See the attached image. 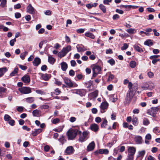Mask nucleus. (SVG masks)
Listing matches in <instances>:
<instances>
[{
	"mask_svg": "<svg viewBox=\"0 0 160 160\" xmlns=\"http://www.w3.org/2000/svg\"><path fill=\"white\" fill-rule=\"evenodd\" d=\"M78 130L76 129H70L67 132V135L68 140H73L76 136Z\"/></svg>",
	"mask_w": 160,
	"mask_h": 160,
	"instance_id": "nucleus-1",
	"label": "nucleus"
},
{
	"mask_svg": "<svg viewBox=\"0 0 160 160\" xmlns=\"http://www.w3.org/2000/svg\"><path fill=\"white\" fill-rule=\"evenodd\" d=\"M71 50V47L68 45L66 47L63 48L61 51L58 53V56L60 58L66 56L67 53Z\"/></svg>",
	"mask_w": 160,
	"mask_h": 160,
	"instance_id": "nucleus-2",
	"label": "nucleus"
},
{
	"mask_svg": "<svg viewBox=\"0 0 160 160\" xmlns=\"http://www.w3.org/2000/svg\"><path fill=\"white\" fill-rule=\"evenodd\" d=\"M134 95V94L132 90L128 91L125 97L124 104L126 105H129L131 102Z\"/></svg>",
	"mask_w": 160,
	"mask_h": 160,
	"instance_id": "nucleus-3",
	"label": "nucleus"
},
{
	"mask_svg": "<svg viewBox=\"0 0 160 160\" xmlns=\"http://www.w3.org/2000/svg\"><path fill=\"white\" fill-rule=\"evenodd\" d=\"M159 109V108L158 107H152L148 110L147 113L153 117H155L156 116V114Z\"/></svg>",
	"mask_w": 160,
	"mask_h": 160,
	"instance_id": "nucleus-4",
	"label": "nucleus"
},
{
	"mask_svg": "<svg viewBox=\"0 0 160 160\" xmlns=\"http://www.w3.org/2000/svg\"><path fill=\"white\" fill-rule=\"evenodd\" d=\"M18 90L22 94H27L31 92V88L29 87H24L18 88Z\"/></svg>",
	"mask_w": 160,
	"mask_h": 160,
	"instance_id": "nucleus-5",
	"label": "nucleus"
},
{
	"mask_svg": "<svg viewBox=\"0 0 160 160\" xmlns=\"http://www.w3.org/2000/svg\"><path fill=\"white\" fill-rule=\"evenodd\" d=\"M136 149L135 148L133 147H128V156L134 158Z\"/></svg>",
	"mask_w": 160,
	"mask_h": 160,
	"instance_id": "nucleus-6",
	"label": "nucleus"
},
{
	"mask_svg": "<svg viewBox=\"0 0 160 160\" xmlns=\"http://www.w3.org/2000/svg\"><path fill=\"white\" fill-rule=\"evenodd\" d=\"M108 106V103L106 102H102L100 106L101 113H104L105 112V110L107 109Z\"/></svg>",
	"mask_w": 160,
	"mask_h": 160,
	"instance_id": "nucleus-7",
	"label": "nucleus"
},
{
	"mask_svg": "<svg viewBox=\"0 0 160 160\" xmlns=\"http://www.w3.org/2000/svg\"><path fill=\"white\" fill-rule=\"evenodd\" d=\"M101 70L100 67L98 66H95L92 68L93 74L92 77H95L100 73Z\"/></svg>",
	"mask_w": 160,
	"mask_h": 160,
	"instance_id": "nucleus-8",
	"label": "nucleus"
},
{
	"mask_svg": "<svg viewBox=\"0 0 160 160\" xmlns=\"http://www.w3.org/2000/svg\"><path fill=\"white\" fill-rule=\"evenodd\" d=\"M88 133L87 131L83 132L82 135H81L79 139V141L81 142L85 141L88 138Z\"/></svg>",
	"mask_w": 160,
	"mask_h": 160,
	"instance_id": "nucleus-9",
	"label": "nucleus"
},
{
	"mask_svg": "<svg viewBox=\"0 0 160 160\" xmlns=\"http://www.w3.org/2000/svg\"><path fill=\"white\" fill-rule=\"evenodd\" d=\"M73 92L75 94L79 95L81 97L84 96L86 93V90L83 89L76 90Z\"/></svg>",
	"mask_w": 160,
	"mask_h": 160,
	"instance_id": "nucleus-10",
	"label": "nucleus"
},
{
	"mask_svg": "<svg viewBox=\"0 0 160 160\" xmlns=\"http://www.w3.org/2000/svg\"><path fill=\"white\" fill-rule=\"evenodd\" d=\"M74 151L73 148L72 146L67 147L65 151L66 154L70 155L73 153Z\"/></svg>",
	"mask_w": 160,
	"mask_h": 160,
	"instance_id": "nucleus-11",
	"label": "nucleus"
},
{
	"mask_svg": "<svg viewBox=\"0 0 160 160\" xmlns=\"http://www.w3.org/2000/svg\"><path fill=\"white\" fill-rule=\"evenodd\" d=\"M27 12L30 14H34L35 13V10L32 7L31 4H29L27 8Z\"/></svg>",
	"mask_w": 160,
	"mask_h": 160,
	"instance_id": "nucleus-12",
	"label": "nucleus"
},
{
	"mask_svg": "<svg viewBox=\"0 0 160 160\" xmlns=\"http://www.w3.org/2000/svg\"><path fill=\"white\" fill-rule=\"evenodd\" d=\"M64 82L68 87H72L73 86V84L72 82L68 78H64Z\"/></svg>",
	"mask_w": 160,
	"mask_h": 160,
	"instance_id": "nucleus-13",
	"label": "nucleus"
},
{
	"mask_svg": "<svg viewBox=\"0 0 160 160\" xmlns=\"http://www.w3.org/2000/svg\"><path fill=\"white\" fill-rule=\"evenodd\" d=\"M95 146V143L94 141L92 142L88 146L87 148V150L88 151H92L94 148Z\"/></svg>",
	"mask_w": 160,
	"mask_h": 160,
	"instance_id": "nucleus-14",
	"label": "nucleus"
},
{
	"mask_svg": "<svg viewBox=\"0 0 160 160\" xmlns=\"http://www.w3.org/2000/svg\"><path fill=\"white\" fill-rule=\"evenodd\" d=\"M90 128L92 131L94 132H97L99 130V127L97 124L93 123L90 125Z\"/></svg>",
	"mask_w": 160,
	"mask_h": 160,
	"instance_id": "nucleus-15",
	"label": "nucleus"
},
{
	"mask_svg": "<svg viewBox=\"0 0 160 160\" xmlns=\"http://www.w3.org/2000/svg\"><path fill=\"white\" fill-rule=\"evenodd\" d=\"M40 59L38 57L35 58L32 62L34 66H38L41 63Z\"/></svg>",
	"mask_w": 160,
	"mask_h": 160,
	"instance_id": "nucleus-16",
	"label": "nucleus"
},
{
	"mask_svg": "<svg viewBox=\"0 0 160 160\" xmlns=\"http://www.w3.org/2000/svg\"><path fill=\"white\" fill-rule=\"evenodd\" d=\"M22 80L24 83H28L30 81V78L29 76L27 75H25L21 79Z\"/></svg>",
	"mask_w": 160,
	"mask_h": 160,
	"instance_id": "nucleus-17",
	"label": "nucleus"
},
{
	"mask_svg": "<svg viewBox=\"0 0 160 160\" xmlns=\"http://www.w3.org/2000/svg\"><path fill=\"white\" fill-rule=\"evenodd\" d=\"M42 131V129L41 128L35 129L34 131H32V134L34 136H36Z\"/></svg>",
	"mask_w": 160,
	"mask_h": 160,
	"instance_id": "nucleus-18",
	"label": "nucleus"
},
{
	"mask_svg": "<svg viewBox=\"0 0 160 160\" xmlns=\"http://www.w3.org/2000/svg\"><path fill=\"white\" fill-rule=\"evenodd\" d=\"M98 91L96 90L94 92L91 93L89 95V96L91 97L90 99L96 98L98 96Z\"/></svg>",
	"mask_w": 160,
	"mask_h": 160,
	"instance_id": "nucleus-19",
	"label": "nucleus"
},
{
	"mask_svg": "<svg viewBox=\"0 0 160 160\" xmlns=\"http://www.w3.org/2000/svg\"><path fill=\"white\" fill-rule=\"evenodd\" d=\"M32 114L34 117H38L41 116V112L38 109H36L32 111Z\"/></svg>",
	"mask_w": 160,
	"mask_h": 160,
	"instance_id": "nucleus-20",
	"label": "nucleus"
},
{
	"mask_svg": "<svg viewBox=\"0 0 160 160\" xmlns=\"http://www.w3.org/2000/svg\"><path fill=\"white\" fill-rule=\"evenodd\" d=\"M135 140L137 143L141 144L142 141V138L140 136H136L135 137Z\"/></svg>",
	"mask_w": 160,
	"mask_h": 160,
	"instance_id": "nucleus-21",
	"label": "nucleus"
},
{
	"mask_svg": "<svg viewBox=\"0 0 160 160\" xmlns=\"http://www.w3.org/2000/svg\"><path fill=\"white\" fill-rule=\"evenodd\" d=\"M61 68L62 71H66L68 68V65L66 62H62L61 64Z\"/></svg>",
	"mask_w": 160,
	"mask_h": 160,
	"instance_id": "nucleus-22",
	"label": "nucleus"
},
{
	"mask_svg": "<svg viewBox=\"0 0 160 160\" xmlns=\"http://www.w3.org/2000/svg\"><path fill=\"white\" fill-rule=\"evenodd\" d=\"M48 61L50 64H53L55 61V59L51 55H49L48 56Z\"/></svg>",
	"mask_w": 160,
	"mask_h": 160,
	"instance_id": "nucleus-23",
	"label": "nucleus"
},
{
	"mask_svg": "<svg viewBox=\"0 0 160 160\" xmlns=\"http://www.w3.org/2000/svg\"><path fill=\"white\" fill-rule=\"evenodd\" d=\"M76 48H77L78 51L79 52H84L86 50V49L83 46H81L78 45L76 47Z\"/></svg>",
	"mask_w": 160,
	"mask_h": 160,
	"instance_id": "nucleus-24",
	"label": "nucleus"
},
{
	"mask_svg": "<svg viewBox=\"0 0 160 160\" xmlns=\"http://www.w3.org/2000/svg\"><path fill=\"white\" fill-rule=\"evenodd\" d=\"M7 91V89L2 87H0V98L3 97V92H5Z\"/></svg>",
	"mask_w": 160,
	"mask_h": 160,
	"instance_id": "nucleus-25",
	"label": "nucleus"
},
{
	"mask_svg": "<svg viewBox=\"0 0 160 160\" xmlns=\"http://www.w3.org/2000/svg\"><path fill=\"white\" fill-rule=\"evenodd\" d=\"M42 77L45 81H48L50 78V75L47 74H42Z\"/></svg>",
	"mask_w": 160,
	"mask_h": 160,
	"instance_id": "nucleus-26",
	"label": "nucleus"
},
{
	"mask_svg": "<svg viewBox=\"0 0 160 160\" xmlns=\"http://www.w3.org/2000/svg\"><path fill=\"white\" fill-rule=\"evenodd\" d=\"M7 71V69L6 67L0 68V77L2 76Z\"/></svg>",
	"mask_w": 160,
	"mask_h": 160,
	"instance_id": "nucleus-27",
	"label": "nucleus"
},
{
	"mask_svg": "<svg viewBox=\"0 0 160 160\" xmlns=\"http://www.w3.org/2000/svg\"><path fill=\"white\" fill-rule=\"evenodd\" d=\"M99 153L101 154H108L109 152V151L108 149H99Z\"/></svg>",
	"mask_w": 160,
	"mask_h": 160,
	"instance_id": "nucleus-28",
	"label": "nucleus"
},
{
	"mask_svg": "<svg viewBox=\"0 0 160 160\" xmlns=\"http://www.w3.org/2000/svg\"><path fill=\"white\" fill-rule=\"evenodd\" d=\"M98 4L97 3L95 2L93 4L92 3H89L87 4L86 5V7L88 8H91L92 7H96L97 5H98Z\"/></svg>",
	"mask_w": 160,
	"mask_h": 160,
	"instance_id": "nucleus-29",
	"label": "nucleus"
},
{
	"mask_svg": "<svg viewBox=\"0 0 160 160\" xmlns=\"http://www.w3.org/2000/svg\"><path fill=\"white\" fill-rule=\"evenodd\" d=\"M85 35L86 36L91 38L92 39H94L95 38V36L94 34L90 32H86Z\"/></svg>",
	"mask_w": 160,
	"mask_h": 160,
	"instance_id": "nucleus-30",
	"label": "nucleus"
},
{
	"mask_svg": "<svg viewBox=\"0 0 160 160\" xmlns=\"http://www.w3.org/2000/svg\"><path fill=\"white\" fill-rule=\"evenodd\" d=\"M108 121L107 120L104 118L103 119V121L101 124V127L102 128H105V126L107 125Z\"/></svg>",
	"mask_w": 160,
	"mask_h": 160,
	"instance_id": "nucleus-31",
	"label": "nucleus"
},
{
	"mask_svg": "<svg viewBox=\"0 0 160 160\" xmlns=\"http://www.w3.org/2000/svg\"><path fill=\"white\" fill-rule=\"evenodd\" d=\"M133 47L134 49L138 52H143V50L142 48L137 45H134Z\"/></svg>",
	"mask_w": 160,
	"mask_h": 160,
	"instance_id": "nucleus-32",
	"label": "nucleus"
},
{
	"mask_svg": "<svg viewBox=\"0 0 160 160\" xmlns=\"http://www.w3.org/2000/svg\"><path fill=\"white\" fill-rule=\"evenodd\" d=\"M126 31L129 34H134L136 32V30L135 29L132 28L127 29Z\"/></svg>",
	"mask_w": 160,
	"mask_h": 160,
	"instance_id": "nucleus-33",
	"label": "nucleus"
},
{
	"mask_svg": "<svg viewBox=\"0 0 160 160\" xmlns=\"http://www.w3.org/2000/svg\"><path fill=\"white\" fill-rule=\"evenodd\" d=\"M18 68H15L13 71L10 74V75L11 76H13L17 73L18 71Z\"/></svg>",
	"mask_w": 160,
	"mask_h": 160,
	"instance_id": "nucleus-34",
	"label": "nucleus"
},
{
	"mask_svg": "<svg viewBox=\"0 0 160 160\" xmlns=\"http://www.w3.org/2000/svg\"><path fill=\"white\" fill-rule=\"evenodd\" d=\"M27 102L29 103H31L34 101V98L33 97H29L25 99Z\"/></svg>",
	"mask_w": 160,
	"mask_h": 160,
	"instance_id": "nucleus-35",
	"label": "nucleus"
},
{
	"mask_svg": "<svg viewBox=\"0 0 160 160\" xmlns=\"http://www.w3.org/2000/svg\"><path fill=\"white\" fill-rule=\"evenodd\" d=\"M99 8L103 13H105L106 12V8L102 4H100L99 5Z\"/></svg>",
	"mask_w": 160,
	"mask_h": 160,
	"instance_id": "nucleus-36",
	"label": "nucleus"
},
{
	"mask_svg": "<svg viewBox=\"0 0 160 160\" xmlns=\"http://www.w3.org/2000/svg\"><path fill=\"white\" fill-rule=\"evenodd\" d=\"M28 52L25 51L24 52L21 53L20 55V57L22 59L24 60L26 56L28 55Z\"/></svg>",
	"mask_w": 160,
	"mask_h": 160,
	"instance_id": "nucleus-37",
	"label": "nucleus"
},
{
	"mask_svg": "<svg viewBox=\"0 0 160 160\" xmlns=\"http://www.w3.org/2000/svg\"><path fill=\"white\" fill-rule=\"evenodd\" d=\"M148 119L146 118H144L143 120V124L144 125H148L149 124Z\"/></svg>",
	"mask_w": 160,
	"mask_h": 160,
	"instance_id": "nucleus-38",
	"label": "nucleus"
},
{
	"mask_svg": "<svg viewBox=\"0 0 160 160\" xmlns=\"http://www.w3.org/2000/svg\"><path fill=\"white\" fill-rule=\"evenodd\" d=\"M132 123L135 126H136L138 125V118L137 117H133L132 120Z\"/></svg>",
	"mask_w": 160,
	"mask_h": 160,
	"instance_id": "nucleus-39",
	"label": "nucleus"
},
{
	"mask_svg": "<svg viewBox=\"0 0 160 160\" xmlns=\"http://www.w3.org/2000/svg\"><path fill=\"white\" fill-rule=\"evenodd\" d=\"M144 44L145 45L148 46H152L153 44L152 42L150 40H148L145 41L144 42Z\"/></svg>",
	"mask_w": 160,
	"mask_h": 160,
	"instance_id": "nucleus-40",
	"label": "nucleus"
},
{
	"mask_svg": "<svg viewBox=\"0 0 160 160\" xmlns=\"http://www.w3.org/2000/svg\"><path fill=\"white\" fill-rule=\"evenodd\" d=\"M129 65L131 68H133L136 67V63L135 61H132L130 62Z\"/></svg>",
	"mask_w": 160,
	"mask_h": 160,
	"instance_id": "nucleus-41",
	"label": "nucleus"
},
{
	"mask_svg": "<svg viewBox=\"0 0 160 160\" xmlns=\"http://www.w3.org/2000/svg\"><path fill=\"white\" fill-rule=\"evenodd\" d=\"M58 140L62 145H63L66 141V140L64 138L63 136L60 137V138Z\"/></svg>",
	"mask_w": 160,
	"mask_h": 160,
	"instance_id": "nucleus-42",
	"label": "nucleus"
},
{
	"mask_svg": "<svg viewBox=\"0 0 160 160\" xmlns=\"http://www.w3.org/2000/svg\"><path fill=\"white\" fill-rule=\"evenodd\" d=\"M145 152L144 150L140 151L138 152V157H143L145 155Z\"/></svg>",
	"mask_w": 160,
	"mask_h": 160,
	"instance_id": "nucleus-43",
	"label": "nucleus"
},
{
	"mask_svg": "<svg viewBox=\"0 0 160 160\" xmlns=\"http://www.w3.org/2000/svg\"><path fill=\"white\" fill-rule=\"evenodd\" d=\"M6 0H2L0 4V6L2 8H4L6 7Z\"/></svg>",
	"mask_w": 160,
	"mask_h": 160,
	"instance_id": "nucleus-44",
	"label": "nucleus"
},
{
	"mask_svg": "<svg viewBox=\"0 0 160 160\" xmlns=\"http://www.w3.org/2000/svg\"><path fill=\"white\" fill-rule=\"evenodd\" d=\"M128 44L127 43H124L123 46L121 48V49L122 51L125 50L128 48Z\"/></svg>",
	"mask_w": 160,
	"mask_h": 160,
	"instance_id": "nucleus-45",
	"label": "nucleus"
},
{
	"mask_svg": "<svg viewBox=\"0 0 160 160\" xmlns=\"http://www.w3.org/2000/svg\"><path fill=\"white\" fill-rule=\"evenodd\" d=\"M11 118V117L8 114H5L4 116V119L6 121L8 122Z\"/></svg>",
	"mask_w": 160,
	"mask_h": 160,
	"instance_id": "nucleus-46",
	"label": "nucleus"
},
{
	"mask_svg": "<svg viewBox=\"0 0 160 160\" xmlns=\"http://www.w3.org/2000/svg\"><path fill=\"white\" fill-rule=\"evenodd\" d=\"M63 128V127L62 126H60L58 128L54 129V131L56 132H61Z\"/></svg>",
	"mask_w": 160,
	"mask_h": 160,
	"instance_id": "nucleus-47",
	"label": "nucleus"
},
{
	"mask_svg": "<svg viewBox=\"0 0 160 160\" xmlns=\"http://www.w3.org/2000/svg\"><path fill=\"white\" fill-rule=\"evenodd\" d=\"M153 132L157 134H158L160 132V130L158 129V128L156 127L153 129Z\"/></svg>",
	"mask_w": 160,
	"mask_h": 160,
	"instance_id": "nucleus-48",
	"label": "nucleus"
},
{
	"mask_svg": "<svg viewBox=\"0 0 160 160\" xmlns=\"http://www.w3.org/2000/svg\"><path fill=\"white\" fill-rule=\"evenodd\" d=\"M108 62L112 66L114 65L115 64V61L114 60L112 59L108 60Z\"/></svg>",
	"mask_w": 160,
	"mask_h": 160,
	"instance_id": "nucleus-49",
	"label": "nucleus"
},
{
	"mask_svg": "<svg viewBox=\"0 0 160 160\" xmlns=\"http://www.w3.org/2000/svg\"><path fill=\"white\" fill-rule=\"evenodd\" d=\"M18 66H19V67L22 70H26L28 68L27 66H24L22 65L21 64H18Z\"/></svg>",
	"mask_w": 160,
	"mask_h": 160,
	"instance_id": "nucleus-50",
	"label": "nucleus"
},
{
	"mask_svg": "<svg viewBox=\"0 0 160 160\" xmlns=\"http://www.w3.org/2000/svg\"><path fill=\"white\" fill-rule=\"evenodd\" d=\"M16 40L15 38L11 40L9 42L10 45L12 46H14V43L15 42H16Z\"/></svg>",
	"mask_w": 160,
	"mask_h": 160,
	"instance_id": "nucleus-51",
	"label": "nucleus"
},
{
	"mask_svg": "<svg viewBox=\"0 0 160 160\" xmlns=\"http://www.w3.org/2000/svg\"><path fill=\"white\" fill-rule=\"evenodd\" d=\"M114 78V76L113 75L110 74L108 78V81H111Z\"/></svg>",
	"mask_w": 160,
	"mask_h": 160,
	"instance_id": "nucleus-52",
	"label": "nucleus"
},
{
	"mask_svg": "<svg viewBox=\"0 0 160 160\" xmlns=\"http://www.w3.org/2000/svg\"><path fill=\"white\" fill-rule=\"evenodd\" d=\"M36 92L38 94H40L41 95L45 94V93L44 92L40 90H37L36 91Z\"/></svg>",
	"mask_w": 160,
	"mask_h": 160,
	"instance_id": "nucleus-53",
	"label": "nucleus"
},
{
	"mask_svg": "<svg viewBox=\"0 0 160 160\" xmlns=\"http://www.w3.org/2000/svg\"><path fill=\"white\" fill-rule=\"evenodd\" d=\"M41 109H47L49 108V106L47 105H43L40 107Z\"/></svg>",
	"mask_w": 160,
	"mask_h": 160,
	"instance_id": "nucleus-54",
	"label": "nucleus"
},
{
	"mask_svg": "<svg viewBox=\"0 0 160 160\" xmlns=\"http://www.w3.org/2000/svg\"><path fill=\"white\" fill-rule=\"evenodd\" d=\"M148 76L151 78H152L153 77L154 74L151 72H149L148 73Z\"/></svg>",
	"mask_w": 160,
	"mask_h": 160,
	"instance_id": "nucleus-55",
	"label": "nucleus"
},
{
	"mask_svg": "<svg viewBox=\"0 0 160 160\" xmlns=\"http://www.w3.org/2000/svg\"><path fill=\"white\" fill-rule=\"evenodd\" d=\"M119 16L117 14H116L113 15L112 18L113 20L118 19L119 18Z\"/></svg>",
	"mask_w": 160,
	"mask_h": 160,
	"instance_id": "nucleus-56",
	"label": "nucleus"
},
{
	"mask_svg": "<svg viewBox=\"0 0 160 160\" xmlns=\"http://www.w3.org/2000/svg\"><path fill=\"white\" fill-rule=\"evenodd\" d=\"M15 17L17 18H19L21 17V14L20 12H16L15 13Z\"/></svg>",
	"mask_w": 160,
	"mask_h": 160,
	"instance_id": "nucleus-57",
	"label": "nucleus"
},
{
	"mask_svg": "<svg viewBox=\"0 0 160 160\" xmlns=\"http://www.w3.org/2000/svg\"><path fill=\"white\" fill-rule=\"evenodd\" d=\"M55 83L58 86L61 85L62 84V82L60 81H58V80L56 79L55 78Z\"/></svg>",
	"mask_w": 160,
	"mask_h": 160,
	"instance_id": "nucleus-58",
	"label": "nucleus"
},
{
	"mask_svg": "<svg viewBox=\"0 0 160 160\" xmlns=\"http://www.w3.org/2000/svg\"><path fill=\"white\" fill-rule=\"evenodd\" d=\"M21 4L19 3L15 5L14 6V8L15 9H19L21 8Z\"/></svg>",
	"mask_w": 160,
	"mask_h": 160,
	"instance_id": "nucleus-59",
	"label": "nucleus"
},
{
	"mask_svg": "<svg viewBox=\"0 0 160 160\" xmlns=\"http://www.w3.org/2000/svg\"><path fill=\"white\" fill-rule=\"evenodd\" d=\"M85 31V30L84 29L82 28H80L79 29H78L77 30V32L78 33H83Z\"/></svg>",
	"mask_w": 160,
	"mask_h": 160,
	"instance_id": "nucleus-60",
	"label": "nucleus"
},
{
	"mask_svg": "<svg viewBox=\"0 0 160 160\" xmlns=\"http://www.w3.org/2000/svg\"><path fill=\"white\" fill-rule=\"evenodd\" d=\"M160 56V55H155L152 56L150 57V59H153L157 58H158Z\"/></svg>",
	"mask_w": 160,
	"mask_h": 160,
	"instance_id": "nucleus-61",
	"label": "nucleus"
},
{
	"mask_svg": "<svg viewBox=\"0 0 160 160\" xmlns=\"http://www.w3.org/2000/svg\"><path fill=\"white\" fill-rule=\"evenodd\" d=\"M8 123L10 125L12 126H13L15 123V121L13 120H10L8 121Z\"/></svg>",
	"mask_w": 160,
	"mask_h": 160,
	"instance_id": "nucleus-62",
	"label": "nucleus"
},
{
	"mask_svg": "<svg viewBox=\"0 0 160 160\" xmlns=\"http://www.w3.org/2000/svg\"><path fill=\"white\" fill-rule=\"evenodd\" d=\"M75 74L74 71L72 69L71 70L69 71V75L70 76H73Z\"/></svg>",
	"mask_w": 160,
	"mask_h": 160,
	"instance_id": "nucleus-63",
	"label": "nucleus"
},
{
	"mask_svg": "<svg viewBox=\"0 0 160 160\" xmlns=\"http://www.w3.org/2000/svg\"><path fill=\"white\" fill-rule=\"evenodd\" d=\"M71 65L72 67H75L76 64V63L74 60H72L70 62Z\"/></svg>",
	"mask_w": 160,
	"mask_h": 160,
	"instance_id": "nucleus-64",
	"label": "nucleus"
}]
</instances>
